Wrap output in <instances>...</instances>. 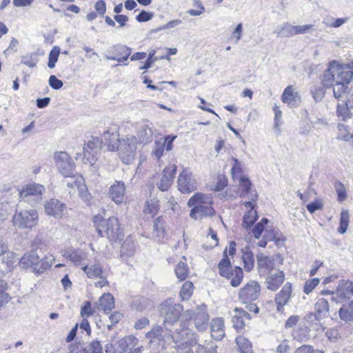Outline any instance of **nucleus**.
Listing matches in <instances>:
<instances>
[{"label":"nucleus","instance_id":"f257e3e1","mask_svg":"<svg viewBox=\"0 0 353 353\" xmlns=\"http://www.w3.org/2000/svg\"><path fill=\"white\" fill-rule=\"evenodd\" d=\"M198 341L196 334L189 328L176 330L172 334L176 353H205L204 345L199 344Z\"/></svg>","mask_w":353,"mask_h":353},{"label":"nucleus","instance_id":"f03ea898","mask_svg":"<svg viewBox=\"0 0 353 353\" xmlns=\"http://www.w3.org/2000/svg\"><path fill=\"white\" fill-rule=\"evenodd\" d=\"M353 77V72L350 68L340 65L336 61L330 63L321 78L323 87L330 88L334 83L347 85Z\"/></svg>","mask_w":353,"mask_h":353},{"label":"nucleus","instance_id":"7ed1b4c3","mask_svg":"<svg viewBox=\"0 0 353 353\" xmlns=\"http://www.w3.org/2000/svg\"><path fill=\"white\" fill-rule=\"evenodd\" d=\"M212 198L202 193L194 194L188 201V205L193 207L190 211V216L194 219L211 217L214 214L212 208Z\"/></svg>","mask_w":353,"mask_h":353},{"label":"nucleus","instance_id":"20e7f679","mask_svg":"<svg viewBox=\"0 0 353 353\" xmlns=\"http://www.w3.org/2000/svg\"><path fill=\"white\" fill-rule=\"evenodd\" d=\"M143 346L139 345V339L133 335L126 336L114 343L105 345V353H142Z\"/></svg>","mask_w":353,"mask_h":353},{"label":"nucleus","instance_id":"39448f33","mask_svg":"<svg viewBox=\"0 0 353 353\" xmlns=\"http://www.w3.org/2000/svg\"><path fill=\"white\" fill-rule=\"evenodd\" d=\"M138 144L137 138L134 135L127 134L121 138L117 151L123 163L129 165L134 161Z\"/></svg>","mask_w":353,"mask_h":353},{"label":"nucleus","instance_id":"423d86ee","mask_svg":"<svg viewBox=\"0 0 353 353\" xmlns=\"http://www.w3.org/2000/svg\"><path fill=\"white\" fill-rule=\"evenodd\" d=\"M148 340L149 348L153 352H159L165 348L166 345L170 342L172 336L169 333L164 332L159 325L154 326L150 332L145 334Z\"/></svg>","mask_w":353,"mask_h":353},{"label":"nucleus","instance_id":"0eeeda50","mask_svg":"<svg viewBox=\"0 0 353 353\" xmlns=\"http://www.w3.org/2000/svg\"><path fill=\"white\" fill-rule=\"evenodd\" d=\"M82 270L88 278L93 279H99V281L94 283L96 288H102L104 286L109 285L106 272L99 260L95 259L94 261H91L87 265H83Z\"/></svg>","mask_w":353,"mask_h":353},{"label":"nucleus","instance_id":"6e6552de","mask_svg":"<svg viewBox=\"0 0 353 353\" xmlns=\"http://www.w3.org/2000/svg\"><path fill=\"white\" fill-rule=\"evenodd\" d=\"M161 314L165 318L164 323H174L177 322L181 316L183 306L176 303L173 299H168L160 305Z\"/></svg>","mask_w":353,"mask_h":353},{"label":"nucleus","instance_id":"1a4fd4ad","mask_svg":"<svg viewBox=\"0 0 353 353\" xmlns=\"http://www.w3.org/2000/svg\"><path fill=\"white\" fill-rule=\"evenodd\" d=\"M56 165L64 177L74 176L75 164L70 155L65 152H58L54 154Z\"/></svg>","mask_w":353,"mask_h":353},{"label":"nucleus","instance_id":"9d476101","mask_svg":"<svg viewBox=\"0 0 353 353\" xmlns=\"http://www.w3.org/2000/svg\"><path fill=\"white\" fill-rule=\"evenodd\" d=\"M185 317L194 318V325L197 330L203 332L208 326L209 315L206 311V305L201 304L195 311L187 310L184 313Z\"/></svg>","mask_w":353,"mask_h":353},{"label":"nucleus","instance_id":"9b49d317","mask_svg":"<svg viewBox=\"0 0 353 353\" xmlns=\"http://www.w3.org/2000/svg\"><path fill=\"white\" fill-rule=\"evenodd\" d=\"M120 139L119 128L118 125L112 124L103 132L101 142L107 146L108 151L116 152L119 148Z\"/></svg>","mask_w":353,"mask_h":353},{"label":"nucleus","instance_id":"f8f14e48","mask_svg":"<svg viewBox=\"0 0 353 353\" xmlns=\"http://www.w3.org/2000/svg\"><path fill=\"white\" fill-rule=\"evenodd\" d=\"M261 287L258 282L250 281L241 289L239 293L242 303H249L256 301L260 294Z\"/></svg>","mask_w":353,"mask_h":353},{"label":"nucleus","instance_id":"ddd939ff","mask_svg":"<svg viewBox=\"0 0 353 353\" xmlns=\"http://www.w3.org/2000/svg\"><path fill=\"white\" fill-rule=\"evenodd\" d=\"M45 212L57 219H61L67 212L66 205L56 199H51L44 204Z\"/></svg>","mask_w":353,"mask_h":353},{"label":"nucleus","instance_id":"4468645a","mask_svg":"<svg viewBox=\"0 0 353 353\" xmlns=\"http://www.w3.org/2000/svg\"><path fill=\"white\" fill-rule=\"evenodd\" d=\"M101 144L98 137H92L83 147L84 158L86 159V161H89L90 166L92 167L94 170L97 168V166L95 165V163L93 162L94 156L100 150Z\"/></svg>","mask_w":353,"mask_h":353},{"label":"nucleus","instance_id":"2eb2a0df","mask_svg":"<svg viewBox=\"0 0 353 353\" xmlns=\"http://www.w3.org/2000/svg\"><path fill=\"white\" fill-rule=\"evenodd\" d=\"M179 190L182 193H190L196 189V181L186 170H183L177 180Z\"/></svg>","mask_w":353,"mask_h":353},{"label":"nucleus","instance_id":"dca6fc26","mask_svg":"<svg viewBox=\"0 0 353 353\" xmlns=\"http://www.w3.org/2000/svg\"><path fill=\"white\" fill-rule=\"evenodd\" d=\"M137 136L138 143L148 144L152 141L153 129L148 121H142L137 123Z\"/></svg>","mask_w":353,"mask_h":353},{"label":"nucleus","instance_id":"f3484780","mask_svg":"<svg viewBox=\"0 0 353 353\" xmlns=\"http://www.w3.org/2000/svg\"><path fill=\"white\" fill-rule=\"evenodd\" d=\"M256 260L258 271L261 276H266L275 270V261L272 258L259 252L256 254Z\"/></svg>","mask_w":353,"mask_h":353},{"label":"nucleus","instance_id":"a211bd4d","mask_svg":"<svg viewBox=\"0 0 353 353\" xmlns=\"http://www.w3.org/2000/svg\"><path fill=\"white\" fill-rule=\"evenodd\" d=\"M46 192L45 187L35 182L28 183L19 191V199L22 201L28 200L30 196H41Z\"/></svg>","mask_w":353,"mask_h":353},{"label":"nucleus","instance_id":"6ab92c4d","mask_svg":"<svg viewBox=\"0 0 353 353\" xmlns=\"http://www.w3.org/2000/svg\"><path fill=\"white\" fill-rule=\"evenodd\" d=\"M176 172V165L170 164L166 166L163 170L162 177L160 181L157 183L158 188L161 191L168 190L172 184Z\"/></svg>","mask_w":353,"mask_h":353},{"label":"nucleus","instance_id":"aec40b11","mask_svg":"<svg viewBox=\"0 0 353 353\" xmlns=\"http://www.w3.org/2000/svg\"><path fill=\"white\" fill-rule=\"evenodd\" d=\"M125 194V185L121 181H116L109 189V195L117 204L123 202Z\"/></svg>","mask_w":353,"mask_h":353},{"label":"nucleus","instance_id":"412c9836","mask_svg":"<svg viewBox=\"0 0 353 353\" xmlns=\"http://www.w3.org/2000/svg\"><path fill=\"white\" fill-rule=\"evenodd\" d=\"M284 280V273L279 270H275L269 274L265 279L267 288L272 291H276L282 285Z\"/></svg>","mask_w":353,"mask_h":353},{"label":"nucleus","instance_id":"4be33fe9","mask_svg":"<svg viewBox=\"0 0 353 353\" xmlns=\"http://www.w3.org/2000/svg\"><path fill=\"white\" fill-rule=\"evenodd\" d=\"M292 292V285L286 283L281 290L276 295L275 302L277 305V310L281 311V308L287 304Z\"/></svg>","mask_w":353,"mask_h":353},{"label":"nucleus","instance_id":"5701e85b","mask_svg":"<svg viewBox=\"0 0 353 353\" xmlns=\"http://www.w3.org/2000/svg\"><path fill=\"white\" fill-rule=\"evenodd\" d=\"M103 232H106L108 237L112 239H121L123 237V232L119 222H103Z\"/></svg>","mask_w":353,"mask_h":353},{"label":"nucleus","instance_id":"b1692460","mask_svg":"<svg viewBox=\"0 0 353 353\" xmlns=\"http://www.w3.org/2000/svg\"><path fill=\"white\" fill-rule=\"evenodd\" d=\"M336 295L339 299V301L350 299L353 295V283L350 281H342L336 290Z\"/></svg>","mask_w":353,"mask_h":353},{"label":"nucleus","instance_id":"393cba45","mask_svg":"<svg viewBox=\"0 0 353 353\" xmlns=\"http://www.w3.org/2000/svg\"><path fill=\"white\" fill-rule=\"evenodd\" d=\"M223 318L213 319L211 321V336L216 340H221L225 336Z\"/></svg>","mask_w":353,"mask_h":353},{"label":"nucleus","instance_id":"a878e982","mask_svg":"<svg viewBox=\"0 0 353 353\" xmlns=\"http://www.w3.org/2000/svg\"><path fill=\"white\" fill-rule=\"evenodd\" d=\"M114 307V297L110 293L103 294L97 303V308L99 311L109 312Z\"/></svg>","mask_w":353,"mask_h":353},{"label":"nucleus","instance_id":"bb28decb","mask_svg":"<svg viewBox=\"0 0 353 353\" xmlns=\"http://www.w3.org/2000/svg\"><path fill=\"white\" fill-rule=\"evenodd\" d=\"M282 101L290 106H298L300 103V98L297 93L294 92L292 85H288L283 91Z\"/></svg>","mask_w":353,"mask_h":353},{"label":"nucleus","instance_id":"cd10ccee","mask_svg":"<svg viewBox=\"0 0 353 353\" xmlns=\"http://www.w3.org/2000/svg\"><path fill=\"white\" fill-rule=\"evenodd\" d=\"M39 256L34 252L32 251L29 253L25 254L19 262V265L22 268H29L30 267L36 266L39 263Z\"/></svg>","mask_w":353,"mask_h":353},{"label":"nucleus","instance_id":"c85d7f7f","mask_svg":"<svg viewBox=\"0 0 353 353\" xmlns=\"http://www.w3.org/2000/svg\"><path fill=\"white\" fill-rule=\"evenodd\" d=\"M310 329H313L316 332H324L325 327L321 323V319L314 312L307 314L304 318Z\"/></svg>","mask_w":353,"mask_h":353},{"label":"nucleus","instance_id":"c756f323","mask_svg":"<svg viewBox=\"0 0 353 353\" xmlns=\"http://www.w3.org/2000/svg\"><path fill=\"white\" fill-rule=\"evenodd\" d=\"M316 315L321 319H325L330 316L329 303L325 299H319L314 305V311Z\"/></svg>","mask_w":353,"mask_h":353},{"label":"nucleus","instance_id":"7c9ffc66","mask_svg":"<svg viewBox=\"0 0 353 353\" xmlns=\"http://www.w3.org/2000/svg\"><path fill=\"white\" fill-rule=\"evenodd\" d=\"M340 319L346 322L353 321V301L342 305L339 311Z\"/></svg>","mask_w":353,"mask_h":353},{"label":"nucleus","instance_id":"2f4dec72","mask_svg":"<svg viewBox=\"0 0 353 353\" xmlns=\"http://www.w3.org/2000/svg\"><path fill=\"white\" fill-rule=\"evenodd\" d=\"M350 108H352L351 100L347 99V101H343L337 105L336 113L338 117L343 121H346L347 119L351 117V112H350Z\"/></svg>","mask_w":353,"mask_h":353},{"label":"nucleus","instance_id":"473e14b6","mask_svg":"<svg viewBox=\"0 0 353 353\" xmlns=\"http://www.w3.org/2000/svg\"><path fill=\"white\" fill-rule=\"evenodd\" d=\"M158 202L156 199L148 200L143 209L145 219H153L158 212Z\"/></svg>","mask_w":353,"mask_h":353},{"label":"nucleus","instance_id":"72a5a7b5","mask_svg":"<svg viewBox=\"0 0 353 353\" xmlns=\"http://www.w3.org/2000/svg\"><path fill=\"white\" fill-rule=\"evenodd\" d=\"M242 260L244 264V268L246 271H251L254 266V254L250 250L248 247H245L241 250Z\"/></svg>","mask_w":353,"mask_h":353},{"label":"nucleus","instance_id":"f704fd0d","mask_svg":"<svg viewBox=\"0 0 353 353\" xmlns=\"http://www.w3.org/2000/svg\"><path fill=\"white\" fill-rule=\"evenodd\" d=\"M230 261L227 254V249H225L223 252V258L219 263L218 268L219 274L227 279L230 276Z\"/></svg>","mask_w":353,"mask_h":353},{"label":"nucleus","instance_id":"c9c22d12","mask_svg":"<svg viewBox=\"0 0 353 353\" xmlns=\"http://www.w3.org/2000/svg\"><path fill=\"white\" fill-rule=\"evenodd\" d=\"M168 139H170V136H167L163 139H161V140L156 141L154 142V148L152 151V155L155 157L157 159H159L163 156L165 143Z\"/></svg>","mask_w":353,"mask_h":353},{"label":"nucleus","instance_id":"e433bc0d","mask_svg":"<svg viewBox=\"0 0 353 353\" xmlns=\"http://www.w3.org/2000/svg\"><path fill=\"white\" fill-rule=\"evenodd\" d=\"M231 279L230 284L233 287H238L243 278V272L242 269L240 267H234V268L230 272V276L229 277Z\"/></svg>","mask_w":353,"mask_h":353},{"label":"nucleus","instance_id":"4c0bfd02","mask_svg":"<svg viewBox=\"0 0 353 353\" xmlns=\"http://www.w3.org/2000/svg\"><path fill=\"white\" fill-rule=\"evenodd\" d=\"M3 258L2 264L6 265V270L10 272L17 265L18 258L12 252H6Z\"/></svg>","mask_w":353,"mask_h":353},{"label":"nucleus","instance_id":"58836bf2","mask_svg":"<svg viewBox=\"0 0 353 353\" xmlns=\"http://www.w3.org/2000/svg\"><path fill=\"white\" fill-rule=\"evenodd\" d=\"M82 353H103V347L99 341H92L81 350Z\"/></svg>","mask_w":353,"mask_h":353},{"label":"nucleus","instance_id":"ea45409f","mask_svg":"<svg viewBox=\"0 0 353 353\" xmlns=\"http://www.w3.org/2000/svg\"><path fill=\"white\" fill-rule=\"evenodd\" d=\"M236 342L241 353H252L250 342L243 336L236 337Z\"/></svg>","mask_w":353,"mask_h":353},{"label":"nucleus","instance_id":"a19ab883","mask_svg":"<svg viewBox=\"0 0 353 353\" xmlns=\"http://www.w3.org/2000/svg\"><path fill=\"white\" fill-rule=\"evenodd\" d=\"M174 272L176 277L179 279V281H184L187 278L189 273V270L185 263L180 261L177 264Z\"/></svg>","mask_w":353,"mask_h":353},{"label":"nucleus","instance_id":"79ce46f5","mask_svg":"<svg viewBox=\"0 0 353 353\" xmlns=\"http://www.w3.org/2000/svg\"><path fill=\"white\" fill-rule=\"evenodd\" d=\"M334 188L337 194V200L339 202H343L347 197V190L344 184L339 181H336L334 184Z\"/></svg>","mask_w":353,"mask_h":353},{"label":"nucleus","instance_id":"37998d69","mask_svg":"<svg viewBox=\"0 0 353 353\" xmlns=\"http://www.w3.org/2000/svg\"><path fill=\"white\" fill-rule=\"evenodd\" d=\"M155 53H156V51L154 50H151L150 51L148 57L146 61L145 62L144 65L140 68V70H148L152 65V64L155 61H159L160 59H170V57L168 55L162 57L161 58L154 57Z\"/></svg>","mask_w":353,"mask_h":353},{"label":"nucleus","instance_id":"c03bdc74","mask_svg":"<svg viewBox=\"0 0 353 353\" xmlns=\"http://www.w3.org/2000/svg\"><path fill=\"white\" fill-rule=\"evenodd\" d=\"M248 212L243 217V221H256L258 215L256 210L254 208V205L252 202H246L245 204Z\"/></svg>","mask_w":353,"mask_h":353},{"label":"nucleus","instance_id":"a18cd8bd","mask_svg":"<svg viewBox=\"0 0 353 353\" xmlns=\"http://www.w3.org/2000/svg\"><path fill=\"white\" fill-rule=\"evenodd\" d=\"M294 26H291L290 24L286 23H284L279 30H276L275 32L277 33L278 36L281 35L282 37H290L295 35Z\"/></svg>","mask_w":353,"mask_h":353},{"label":"nucleus","instance_id":"49530a36","mask_svg":"<svg viewBox=\"0 0 353 353\" xmlns=\"http://www.w3.org/2000/svg\"><path fill=\"white\" fill-rule=\"evenodd\" d=\"M6 289L7 283L0 279V307L7 304L10 299L9 294L6 292Z\"/></svg>","mask_w":353,"mask_h":353},{"label":"nucleus","instance_id":"de8ad7c7","mask_svg":"<svg viewBox=\"0 0 353 353\" xmlns=\"http://www.w3.org/2000/svg\"><path fill=\"white\" fill-rule=\"evenodd\" d=\"M21 221H36L38 219V214L36 210H25L19 212Z\"/></svg>","mask_w":353,"mask_h":353},{"label":"nucleus","instance_id":"09e8293b","mask_svg":"<svg viewBox=\"0 0 353 353\" xmlns=\"http://www.w3.org/2000/svg\"><path fill=\"white\" fill-rule=\"evenodd\" d=\"M193 284L192 282L186 281L182 286L180 291V296L183 300H188L192 294Z\"/></svg>","mask_w":353,"mask_h":353},{"label":"nucleus","instance_id":"8fccbe9b","mask_svg":"<svg viewBox=\"0 0 353 353\" xmlns=\"http://www.w3.org/2000/svg\"><path fill=\"white\" fill-rule=\"evenodd\" d=\"M21 63L30 68L35 67L37 63L36 54L34 53H28L21 56Z\"/></svg>","mask_w":353,"mask_h":353},{"label":"nucleus","instance_id":"3c124183","mask_svg":"<svg viewBox=\"0 0 353 353\" xmlns=\"http://www.w3.org/2000/svg\"><path fill=\"white\" fill-rule=\"evenodd\" d=\"M165 233L163 222H154L153 225V237L160 241L164 237Z\"/></svg>","mask_w":353,"mask_h":353},{"label":"nucleus","instance_id":"603ef678","mask_svg":"<svg viewBox=\"0 0 353 353\" xmlns=\"http://www.w3.org/2000/svg\"><path fill=\"white\" fill-rule=\"evenodd\" d=\"M60 53V48L58 46H54L52 49L51 50L49 57H48V66L50 68H54L55 66V63L58 60V57Z\"/></svg>","mask_w":353,"mask_h":353},{"label":"nucleus","instance_id":"864d4df0","mask_svg":"<svg viewBox=\"0 0 353 353\" xmlns=\"http://www.w3.org/2000/svg\"><path fill=\"white\" fill-rule=\"evenodd\" d=\"M332 86L333 87L334 97L338 99L343 98L345 94L347 85L334 83Z\"/></svg>","mask_w":353,"mask_h":353},{"label":"nucleus","instance_id":"5fc2aeb1","mask_svg":"<svg viewBox=\"0 0 353 353\" xmlns=\"http://www.w3.org/2000/svg\"><path fill=\"white\" fill-rule=\"evenodd\" d=\"M339 137L345 141H350L353 139V134H350L347 131V126L344 124L338 125Z\"/></svg>","mask_w":353,"mask_h":353},{"label":"nucleus","instance_id":"6e6d98bb","mask_svg":"<svg viewBox=\"0 0 353 353\" xmlns=\"http://www.w3.org/2000/svg\"><path fill=\"white\" fill-rule=\"evenodd\" d=\"M268 222H258L257 224H256L252 230V233L255 239H259L262 233L264 232L266 229V225Z\"/></svg>","mask_w":353,"mask_h":353},{"label":"nucleus","instance_id":"4d7b16f0","mask_svg":"<svg viewBox=\"0 0 353 353\" xmlns=\"http://www.w3.org/2000/svg\"><path fill=\"white\" fill-rule=\"evenodd\" d=\"M279 232L274 229H268L266 228L265 233L263 234V239L268 240L269 241H276L280 239Z\"/></svg>","mask_w":353,"mask_h":353},{"label":"nucleus","instance_id":"13d9d810","mask_svg":"<svg viewBox=\"0 0 353 353\" xmlns=\"http://www.w3.org/2000/svg\"><path fill=\"white\" fill-rule=\"evenodd\" d=\"M319 282L318 278L307 280L304 285V292L307 294H310L319 285Z\"/></svg>","mask_w":353,"mask_h":353},{"label":"nucleus","instance_id":"bf43d9fd","mask_svg":"<svg viewBox=\"0 0 353 353\" xmlns=\"http://www.w3.org/2000/svg\"><path fill=\"white\" fill-rule=\"evenodd\" d=\"M93 314V310L91 307L90 301L85 302L84 305L81 309V315L83 318L90 316Z\"/></svg>","mask_w":353,"mask_h":353},{"label":"nucleus","instance_id":"052dcab7","mask_svg":"<svg viewBox=\"0 0 353 353\" xmlns=\"http://www.w3.org/2000/svg\"><path fill=\"white\" fill-rule=\"evenodd\" d=\"M232 161L234 162L233 166L231 170V173L233 176L236 174H241L243 172V165L241 161H239L237 159L233 158Z\"/></svg>","mask_w":353,"mask_h":353},{"label":"nucleus","instance_id":"680f3d73","mask_svg":"<svg viewBox=\"0 0 353 353\" xmlns=\"http://www.w3.org/2000/svg\"><path fill=\"white\" fill-rule=\"evenodd\" d=\"M240 186L242 191L248 194L250 192L252 183L248 178L241 176L240 179Z\"/></svg>","mask_w":353,"mask_h":353},{"label":"nucleus","instance_id":"e2e57ef3","mask_svg":"<svg viewBox=\"0 0 353 353\" xmlns=\"http://www.w3.org/2000/svg\"><path fill=\"white\" fill-rule=\"evenodd\" d=\"M323 208V202L321 200H316L314 202L310 203L307 205V209L310 213L314 212L316 210Z\"/></svg>","mask_w":353,"mask_h":353},{"label":"nucleus","instance_id":"0e129e2a","mask_svg":"<svg viewBox=\"0 0 353 353\" xmlns=\"http://www.w3.org/2000/svg\"><path fill=\"white\" fill-rule=\"evenodd\" d=\"M311 92L312 94L313 98L316 101H320L325 94L323 88L321 87L314 88L312 89Z\"/></svg>","mask_w":353,"mask_h":353},{"label":"nucleus","instance_id":"69168bd1","mask_svg":"<svg viewBox=\"0 0 353 353\" xmlns=\"http://www.w3.org/2000/svg\"><path fill=\"white\" fill-rule=\"evenodd\" d=\"M49 85L53 89L59 90L63 86V83L62 81L58 79L56 77V76L51 75L49 78Z\"/></svg>","mask_w":353,"mask_h":353},{"label":"nucleus","instance_id":"338daca9","mask_svg":"<svg viewBox=\"0 0 353 353\" xmlns=\"http://www.w3.org/2000/svg\"><path fill=\"white\" fill-rule=\"evenodd\" d=\"M153 17L152 13L142 10L137 17L136 19L139 22H145L150 21Z\"/></svg>","mask_w":353,"mask_h":353},{"label":"nucleus","instance_id":"774afa93","mask_svg":"<svg viewBox=\"0 0 353 353\" xmlns=\"http://www.w3.org/2000/svg\"><path fill=\"white\" fill-rule=\"evenodd\" d=\"M94 8L99 15L103 16L106 12V4L103 0H99L96 2Z\"/></svg>","mask_w":353,"mask_h":353}]
</instances>
